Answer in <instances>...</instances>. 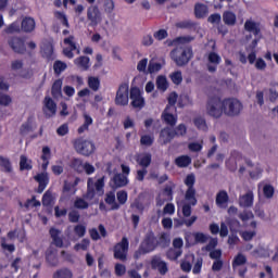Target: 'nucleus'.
Here are the masks:
<instances>
[{
    "label": "nucleus",
    "mask_w": 278,
    "mask_h": 278,
    "mask_svg": "<svg viewBox=\"0 0 278 278\" xmlns=\"http://www.w3.org/2000/svg\"><path fill=\"white\" fill-rule=\"evenodd\" d=\"M51 94L53 99H61L62 97V79H56L51 89Z\"/></svg>",
    "instance_id": "f704fd0d"
},
{
    "label": "nucleus",
    "mask_w": 278,
    "mask_h": 278,
    "mask_svg": "<svg viewBox=\"0 0 278 278\" xmlns=\"http://www.w3.org/2000/svg\"><path fill=\"white\" fill-rule=\"evenodd\" d=\"M244 264H247V256H244L242 253H239L232 261V268L236 270L238 266H244Z\"/></svg>",
    "instance_id": "ea45409f"
},
{
    "label": "nucleus",
    "mask_w": 278,
    "mask_h": 278,
    "mask_svg": "<svg viewBox=\"0 0 278 278\" xmlns=\"http://www.w3.org/2000/svg\"><path fill=\"white\" fill-rule=\"evenodd\" d=\"M72 143L76 153L84 155L85 157H90V155L97 151L94 142L83 137L74 139Z\"/></svg>",
    "instance_id": "423d86ee"
},
{
    "label": "nucleus",
    "mask_w": 278,
    "mask_h": 278,
    "mask_svg": "<svg viewBox=\"0 0 278 278\" xmlns=\"http://www.w3.org/2000/svg\"><path fill=\"white\" fill-rule=\"evenodd\" d=\"M113 181V188H125L127 184H129V179L125 174L118 173L115 174L112 178Z\"/></svg>",
    "instance_id": "412c9836"
},
{
    "label": "nucleus",
    "mask_w": 278,
    "mask_h": 278,
    "mask_svg": "<svg viewBox=\"0 0 278 278\" xmlns=\"http://www.w3.org/2000/svg\"><path fill=\"white\" fill-rule=\"evenodd\" d=\"M159 247H162L163 249H166L170 244V238L168 237V233L162 232L157 239Z\"/></svg>",
    "instance_id": "09e8293b"
},
{
    "label": "nucleus",
    "mask_w": 278,
    "mask_h": 278,
    "mask_svg": "<svg viewBox=\"0 0 278 278\" xmlns=\"http://www.w3.org/2000/svg\"><path fill=\"white\" fill-rule=\"evenodd\" d=\"M88 249H90V239L86 238L74 245V251H88Z\"/></svg>",
    "instance_id": "de8ad7c7"
},
{
    "label": "nucleus",
    "mask_w": 278,
    "mask_h": 278,
    "mask_svg": "<svg viewBox=\"0 0 278 278\" xmlns=\"http://www.w3.org/2000/svg\"><path fill=\"white\" fill-rule=\"evenodd\" d=\"M168 110V105L166 106L165 111L162 114V118L166 125L169 127H175L177 125V116L173 115L172 113L166 112Z\"/></svg>",
    "instance_id": "2f4dec72"
},
{
    "label": "nucleus",
    "mask_w": 278,
    "mask_h": 278,
    "mask_svg": "<svg viewBox=\"0 0 278 278\" xmlns=\"http://www.w3.org/2000/svg\"><path fill=\"white\" fill-rule=\"evenodd\" d=\"M194 240H195L197 243L205 244V242H207V237L203 232H195L194 233Z\"/></svg>",
    "instance_id": "69168bd1"
},
{
    "label": "nucleus",
    "mask_w": 278,
    "mask_h": 278,
    "mask_svg": "<svg viewBox=\"0 0 278 278\" xmlns=\"http://www.w3.org/2000/svg\"><path fill=\"white\" fill-rule=\"evenodd\" d=\"M242 102L236 98H227L220 101V98L213 97L206 104L207 114L213 118H220L223 112L226 116H238L242 112Z\"/></svg>",
    "instance_id": "f257e3e1"
},
{
    "label": "nucleus",
    "mask_w": 278,
    "mask_h": 278,
    "mask_svg": "<svg viewBox=\"0 0 278 278\" xmlns=\"http://www.w3.org/2000/svg\"><path fill=\"white\" fill-rule=\"evenodd\" d=\"M116 197L119 205H125V203H127V191L125 190L118 191L116 193Z\"/></svg>",
    "instance_id": "e2e57ef3"
},
{
    "label": "nucleus",
    "mask_w": 278,
    "mask_h": 278,
    "mask_svg": "<svg viewBox=\"0 0 278 278\" xmlns=\"http://www.w3.org/2000/svg\"><path fill=\"white\" fill-rule=\"evenodd\" d=\"M53 205V193L51 191H46L42 195V206L43 207H51Z\"/></svg>",
    "instance_id": "a18cd8bd"
},
{
    "label": "nucleus",
    "mask_w": 278,
    "mask_h": 278,
    "mask_svg": "<svg viewBox=\"0 0 278 278\" xmlns=\"http://www.w3.org/2000/svg\"><path fill=\"white\" fill-rule=\"evenodd\" d=\"M129 253V239L123 237L119 242L113 247V257L114 260H119V262H127V254Z\"/></svg>",
    "instance_id": "0eeeda50"
},
{
    "label": "nucleus",
    "mask_w": 278,
    "mask_h": 278,
    "mask_svg": "<svg viewBox=\"0 0 278 278\" xmlns=\"http://www.w3.org/2000/svg\"><path fill=\"white\" fill-rule=\"evenodd\" d=\"M175 164L178 168H188L192 164V159L189 155H180L175 159Z\"/></svg>",
    "instance_id": "c756f323"
},
{
    "label": "nucleus",
    "mask_w": 278,
    "mask_h": 278,
    "mask_svg": "<svg viewBox=\"0 0 278 278\" xmlns=\"http://www.w3.org/2000/svg\"><path fill=\"white\" fill-rule=\"evenodd\" d=\"M66 68H68V65H66V63L63 61L58 60L53 64V71L55 75H62Z\"/></svg>",
    "instance_id": "a19ab883"
},
{
    "label": "nucleus",
    "mask_w": 278,
    "mask_h": 278,
    "mask_svg": "<svg viewBox=\"0 0 278 278\" xmlns=\"http://www.w3.org/2000/svg\"><path fill=\"white\" fill-rule=\"evenodd\" d=\"M47 110H48V112H50L51 116H54L55 112H58V104L49 96H47L43 100V112H45V114H47Z\"/></svg>",
    "instance_id": "aec40b11"
},
{
    "label": "nucleus",
    "mask_w": 278,
    "mask_h": 278,
    "mask_svg": "<svg viewBox=\"0 0 278 278\" xmlns=\"http://www.w3.org/2000/svg\"><path fill=\"white\" fill-rule=\"evenodd\" d=\"M34 179L35 181H37V184H39L37 188L38 194H42L45 190H47V186H49V173H39L36 176H34Z\"/></svg>",
    "instance_id": "ddd939ff"
},
{
    "label": "nucleus",
    "mask_w": 278,
    "mask_h": 278,
    "mask_svg": "<svg viewBox=\"0 0 278 278\" xmlns=\"http://www.w3.org/2000/svg\"><path fill=\"white\" fill-rule=\"evenodd\" d=\"M255 236H257V232H255V230H252V231L245 230L241 232V238L242 240H244V242H251V240H253Z\"/></svg>",
    "instance_id": "13d9d810"
},
{
    "label": "nucleus",
    "mask_w": 278,
    "mask_h": 278,
    "mask_svg": "<svg viewBox=\"0 0 278 278\" xmlns=\"http://www.w3.org/2000/svg\"><path fill=\"white\" fill-rule=\"evenodd\" d=\"M34 121L33 117H28L27 122L22 124L21 128H20V134L22 136H24V134H29V131H31V122Z\"/></svg>",
    "instance_id": "603ef678"
},
{
    "label": "nucleus",
    "mask_w": 278,
    "mask_h": 278,
    "mask_svg": "<svg viewBox=\"0 0 278 278\" xmlns=\"http://www.w3.org/2000/svg\"><path fill=\"white\" fill-rule=\"evenodd\" d=\"M74 233L78 238H84V236H86V226H84L83 224L76 225L74 227Z\"/></svg>",
    "instance_id": "052dcab7"
},
{
    "label": "nucleus",
    "mask_w": 278,
    "mask_h": 278,
    "mask_svg": "<svg viewBox=\"0 0 278 278\" xmlns=\"http://www.w3.org/2000/svg\"><path fill=\"white\" fill-rule=\"evenodd\" d=\"M88 86L93 92H97L101 87V80L98 77L90 76L88 78Z\"/></svg>",
    "instance_id": "c03bdc74"
},
{
    "label": "nucleus",
    "mask_w": 278,
    "mask_h": 278,
    "mask_svg": "<svg viewBox=\"0 0 278 278\" xmlns=\"http://www.w3.org/2000/svg\"><path fill=\"white\" fill-rule=\"evenodd\" d=\"M210 10L207 9V5L203 3H197L194 5V15L195 18H205L207 16V13Z\"/></svg>",
    "instance_id": "cd10ccee"
},
{
    "label": "nucleus",
    "mask_w": 278,
    "mask_h": 278,
    "mask_svg": "<svg viewBox=\"0 0 278 278\" xmlns=\"http://www.w3.org/2000/svg\"><path fill=\"white\" fill-rule=\"evenodd\" d=\"M49 233L54 247H56L58 249H62L64 247V239L60 237L62 235V231L55 227H51Z\"/></svg>",
    "instance_id": "f3484780"
},
{
    "label": "nucleus",
    "mask_w": 278,
    "mask_h": 278,
    "mask_svg": "<svg viewBox=\"0 0 278 278\" xmlns=\"http://www.w3.org/2000/svg\"><path fill=\"white\" fill-rule=\"evenodd\" d=\"M194 22L192 21H182L176 24V26L179 29H192V27H194Z\"/></svg>",
    "instance_id": "680f3d73"
},
{
    "label": "nucleus",
    "mask_w": 278,
    "mask_h": 278,
    "mask_svg": "<svg viewBox=\"0 0 278 278\" xmlns=\"http://www.w3.org/2000/svg\"><path fill=\"white\" fill-rule=\"evenodd\" d=\"M153 142H155V137H153V135H142L140 137L141 147H153Z\"/></svg>",
    "instance_id": "79ce46f5"
},
{
    "label": "nucleus",
    "mask_w": 278,
    "mask_h": 278,
    "mask_svg": "<svg viewBox=\"0 0 278 278\" xmlns=\"http://www.w3.org/2000/svg\"><path fill=\"white\" fill-rule=\"evenodd\" d=\"M52 278H73V270L68 267H62L53 274Z\"/></svg>",
    "instance_id": "c9c22d12"
},
{
    "label": "nucleus",
    "mask_w": 278,
    "mask_h": 278,
    "mask_svg": "<svg viewBox=\"0 0 278 278\" xmlns=\"http://www.w3.org/2000/svg\"><path fill=\"white\" fill-rule=\"evenodd\" d=\"M254 195L253 191H248L239 198L240 207H253Z\"/></svg>",
    "instance_id": "4be33fe9"
},
{
    "label": "nucleus",
    "mask_w": 278,
    "mask_h": 278,
    "mask_svg": "<svg viewBox=\"0 0 278 278\" xmlns=\"http://www.w3.org/2000/svg\"><path fill=\"white\" fill-rule=\"evenodd\" d=\"M68 125L65 123L63 125H61L58 129H56V134L58 136H66L68 135Z\"/></svg>",
    "instance_id": "774afa93"
},
{
    "label": "nucleus",
    "mask_w": 278,
    "mask_h": 278,
    "mask_svg": "<svg viewBox=\"0 0 278 278\" xmlns=\"http://www.w3.org/2000/svg\"><path fill=\"white\" fill-rule=\"evenodd\" d=\"M184 184L187 186V190L185 192V201L187 202H182L181 212L185 218H190V216H192V207L199 203L197 200V189L194 188V184H197V176H194V174L187 175Z\"/></svg>",
    "instance_id": "f03ea898"
},
{
    "label": "nucleus",
    "mask_w": 278,
    "mask_h": 278,
    "mask_svg": "<svg viewBox=\"0 0 278 278\" xmlns=\"http://www.w3.org/2000/svg\"><path fill=\"white\" fill-rule=\"evenodd\" d=\"M115 105H129V84L123 83L119 85L116 96H115Z\"/></svg>",
    "instance_id": "1a4fd4ad"
},
{
    "label": "nucleus",
    "mask_w": 278,
    "mask_h": 278,
    "mask_svg": "<svg viewBox=\"0 0 278 278\" xmlns=\"http://www.w3.org/2000/svg\"><path fill=\"white\" fill-rule=\"evenodd\" d=\"M74 207L76 210H88L89 204L86 200H84V198H76L74 202Z\"/></svg>",
    "instance_id": "5fc2aeb1"
},
{
    "label": "nucleus",
    "mask_w": 278,
    "mask_h": 278,
    "mask_svg": "<svg viewBox=\"0 0 278 278\" xmlns=\"http://www.w3.org/2000/svg\"><path fill=\"white\" fill-rule=\"evenodd\" d=\"M41 55L48 62H53V60H55L53 43H50V42L45 43L41 48Z\"/></svg>",
    "instance_id": "a211bd4d"
},
{
    "label": "nucleus",
    "mask_w": 278,
    "mask_h": 278,
    "mask_svg": "<svg viewBox=\"0 0 278 278\" xmlns=\"http://www.w3.org/2000/svg\"><path fill=\"white\" fill-rule=\"evenodd\" d=\"M153 36L155 40H165V38H168V31L166 29H159Z\"/></svg>",
    "instance_id": "0e129e2a"
},
{
    "label": "nucleus",
    "mask_w": 278,
    "mask_h": 278,
    "mask_svg": "<svg viewBox=\"0 0 278 278\" xmlns=\"http://www.w3.org/2000/svg\"><path fill=\"white\" fill-rule=\"evenodd\" d=\"M84 124L77 129L78 134H84L85 131H89L90 125L94 123V119H92V116H90L88 113L83 114Z\"/></svg>",
    "instance_id": "bb28decb"
},
{
    "label": "nucleus",
    "mask_w": 278,
    "mask_h": 278,
    "mask_svg": "<svg viewBox=\"0 0 278 278\" xmlns=\"http://www.w3.org/2000/svg\"><path fill=\"white\" fill-rule=\"evenodd\" d=\"M136 162L138 165L141 166V168L147 169L151 166L152 155L151 153L137 154Z\"/></svg>",
    "instance_id": "6ab92c4d"
},
{
    "label": "nucleus",
    "mask_w": 278,
    "mask_h": 278,
    "mask_svg": "<svg viewBox=\"0 0 278 278\" xmlns=\"http://www.w3.org/2000/svg\"><path fill=\"white\" fill-rule=\"evenodd\" d=\"M173 84H175V86H179L181 84V81H184V76L181 75V71H176L174 73H172L169 75Z\"/></svg>",
    "instance_id": "864d4df0"
},
{
    "label": "nucleus",
    "mask_w": 278,
    "mask_h": 278,
    "mask_svg": "<svg viewBox=\"0 0 278 278\" xmlns=\"http://www.w3.org/2000/svg\"><path fill=\"white\" fill-rule=\"evenodd\" d=\"M74 64L80 71H88L90 68V58L86 55L78 56L74 60Z\"/></svg>",
    "instance_id": "b1692460"
},
{
    "label": "nucleus",
    "mask_w": 278,
    "mask_h": 278,
    "mask_svg": "<svg viewBox=\"0 0 278 278\" xmlns=\"http://www.w3.org/2000/svg\"><path fill=\"white\" fill-rule=\"evenodd\" d=\"M104 201L108 205H111V210L121 208V204L116 203V194L114 193V191L108 192Z\"/></svg>",
    "instance_id": "7c9ffc66"
},
{
    "label": "nucleus",
    "mask_w": 278,
    "mask_h": 278,
    "mask_svg": "<svg viewBox=\"0 0 278 278\" xmlns=\"http://www.w3.org/2000/svg\"><path fill=\"white\" fill-rule=\"evenodd\" d=\"M105 194V176H102L94 180V178H88L86 199L92 201L96 197H103Z\"/></svg>",
    "instance_id": "20e7f679"
},
{
    "label": "nucleus",
    "mask_w": 278,
    "mask_h": 278,
    "mask_svg": "<svg viewBox=\"0 0 278 278\" xmlns=\"http://www.w3.org/2000/svg\"><path fill=\"white\" fill-rule=\"evenodd\" d=\"M9 47L14 51V53H18V55H25L27 53V47L25 46V39L21 37H11L8 40Z\"/></svg>",
    "instance_id": "9b49d317"
},
{
    "label": "nucleus",
    "mask_w": 278,
    "mask_h": 278,
    "mask_svg": "<svg viewBox=\"0 0 278 278\" xmlns=\"http://www.w3.org/2000/svg\"><path fill=\"white\" fill-rule=\"evenodd\" d=\"M130 105L135 110H142L144 108V97H142V91H140V88L138 87H131L130 88Z\"/></svg>",
    "instance_id": "9d476101"
},
{
    "label": "nucleus",
    "mask_w": 278,
    "mask_h": 278,
    "mask_svg": "<svg viewBox=\"0 0 278 278\" xmlns=\"http://www.w3.org/2000/svg\"><path fill=\"white\" fill-rule=\"evenodd\" d=\"M182 253H184L182 250H177V249L170 248L166 252V257H167V260H170V262H176V260H179V257H181Z\"/></svg>",
    "instance_id": "4c0bfd02"
},
{
    "label": "nucleus",
    "mask_w": 278,
    "mask_h": 278,
    "mask_svg": "<svg viewBox=\"0 0 278 278\" xmlns=\"http://www.w3.org/2000/svg\"><path fill=\"white\" fill-rule=\"evenodd\" d=\"M207 60L211 63L207 65L208 73H216V71L218 68V64H220V62H223V59L220 58V55H218V53L210 52Z\"/></svg>",
    "instance_id": "dca6fc26"
},
{
    "label": "nucleus",
    "mask_w": 278,
    "mask_h": 278,
    "mask_svg": "<svg viewBox=\"0 0 278 278\" xmlns=\"http://www.w3.org/2000/svg\"><path fill=\"white\" fill-rule=\"evenodd\" d=\"M161 136H163V138L166 136V141L170 142V140H173L177 136V132L175 131V129L165 128L161 131Z\"/></svg>",
    "instance_id": "8fccbe9b"
},
{
    "label": "nucleus",
    "mask_w": 278,
    "mask_h": 278,
    "mask_svg": "<svg viewBox=\"0 0 278 278\" xmlns=\"http://www.w3.org/2000/svg\"><path fill=\"white\" fill-rule=\"evenodd\" d=\"M244 29L245 31H249L255 36V39L252 40L250 45V48L253 51L257 47L260 40H262V28H260V24L255 23L254 21L247 20L244 23Z\"/></svg>",
    "instance_id": "6e6552de"
},
{
    "label": "nucleus",
    "mask_w": 278,
    "mask_h": 278,
    "mask_svg": "<svg viewBox=\"0 0 278 278\" xmlns=\"http://www.w3.org/2000/svg\"><path fill=\"white\" fill-rule=\"evenodd\" d=\"M40 207V201L36 200V195H33L31 199L26 200L24 207L29 210V207Z\"/></svg>",
    "instance_id": "4d7b16f0"
},
{
    "label": "nucleus",
    "mask_w": 278,
    "mask_h": 278,
    "mask_svg": "<svg viewBox=\"0 0 278 278\" xmlns=\"http://www.w3.org/2000/svg\"><path fill=\"white\" fill-rule=\"evenodd\" d=\"M263 194L265 199H273L275 197V187L273 185H264Z\"/></svg>",
    "instance_id": "3c124183"
},
{
    "label": "nucleus",
    "mask_w": 278,
    "mask_h": 278,
    "mask_svg": "<svg viewBox=\"0 0 278 278\" xmlns=\"http://www.w3.org/2000/svg\"><path fill=\"white\" fill-rule=\"evenodd\" d=\"M84 166L85 163L81 159L74 157L70 162V168H72V170H74L75 173H78V175H81V173H84Z\"/></svg>",
    "instance_id": "a878e982"
},
{
    "label": "nucleus",
    "mask_w": 278,
    "mask_h": 278,
    "mask_svg": "<svg viewBox=\"0 0 278 278\" xmlns=\"http://www.w3.org/2000/svg\"><path fill=\"white\" fill-rule=\"evenodd\" d=\"M162 71V64L161 63H155V62H150L148 65V73L150 75H153V73H160Z\"/></svg>",
    "instance_id": "6e6d98bb"
},
{
    "label": "nucleus",
    "mask_w": 278,
    "mask_h": 278,
    "mask_svg": "<svg viewBox=\"0 0 278 278\" xmlns=\"http://www.w3.org/2000/svg\"><path fill=\"white\" fill-rule=\"evenodd\" d=\"M215 203L217 207H225L229 203V194L225 190H220L216 194Z\"/></svg>",
    "instance_id": "393cba45"
},
{
    "label": "nucleus",
    "mask_w": 278,
    "mask_h": 278,
    "mask_svg": "<svg viewBox=\"0 0 278 278\" xmlns=\"http://www.w3.org/2000/svg\"><path fill=\"white\" fill-rule=\"evenodd\" d=\"M75 36H70L63 40L64 45H68L70 48L63 49V54L65 58H68V60H73L75 58V53L73 51L77 50V43H75Z\"/></svg>",
    "instance_id": "4468645a"
},
{
    "label": "nucleus",
    "mask_w": 278,
    "mask_h": 278,
    "mask_svg": "<svg viewBox=\"0 0 278 278\" xmlns=\"http://www.w3.org/2000/svg\"><path fill=\"white\" fill-rule=\"evenodd\" d=\"M156 88L162 92H166V90H168V80L166 79V76H159L156 78Z\"/></svg>",
    "instance_id": "58836bf2"
},
{
    "label": "nucleus",
    "mask_w": 278,
    "mask_h": 278,
    "mask_svg": "<svg viewBox=\"0 0 278 278\" xmlns=\"http://www.w3.org/2000/svg\"><path fill=\"white\" fill-rule=\"evenodd\" d=\"M160 247V242H157V237L153 230H149L141 241L139 248L134 253V260H140L142 255H147L149 253H153L155 249Z\"/></svg>",
    "instance_id": "7ed1b4c3"
},
{
    "label": "nucleus",
    "mask_w": 278,
    "mask_h": 278,
    "mask_svg": "<svg viewBox=\"0 0 278 278\" xmlns=\"http://www.w3.org/2000/svg\"><path fill=\"white\" fill-rule=\"evenodd\" d=\"M87 18L90 27H97L101 23V11L98 5H90L87 9Z\"/></svg>",
    "instance_id": "f8f14e48"
},
{
    "label": "nucleus",
    "mask_w": 278,
    "mask_h": 278,
    "mask_svg": "<svg viewBox=\"0 0 278 278\" xmlns=\"http://www.w3.org/2000/svg\"><path fill=\"white\" fill-rule=\"evenodd\" d=\"M223 21L225 23V25H228V27H233V25H236V13L231 12V11H225L223 13Z\"/></svg>",
    "instance_id": "72a5a7b5"
},
{
    "label": "nucleus",
    "mask_w": 278,
    "mask_h": 278,
    "mask_svg": "<svg viewBox=\"0 0 278 278\" xmlns=\"http://www.w3.org/2000/svg\"><path fill=\"white\" fill-rule=\"evenodd\" d=\"M193 124L197 127V129H200L201 131H207V122L203 117H195L193 119Z\"/></svg>",
    "instance_id": "49530a36"
},
{
    "label": "nucleus",
    "mask_w": 278,
    "mask_h": 278,
    "mask_svg": "<svg viewBox=\"0 0 278 278\" xmlns=\"http://www.w3.org/2000/svg\"><path fill=\"white\" fill-rule=\"evenodd\" d=\"M198 218L199 217L197 215H192L188 219H176V227H184V225H186V227H192L194 223H197Z\"/></svg>",
    "instance_id": "e433bc0d"
},
{
    "label": "nucleus",
    "mask_w": 278,
    "mask_h": 278,
    "mask_svg": "<svg viewBox=\"0 0 278 278\" xmlns=\"http://www.w3.org/2000/svg\"><path fill=\"white\" fill-rule=\"evenodd\" d=\"M5 34H21V31H23L21 29V23L18 22H13L11 23L5 29H4Z\"/></svg>",
    "instance_id": "37998d69"
},
{
    "label": "nucleus",
    "mask_w": 278,
    "mask_h": 278,
    "mask_svg": "<svg viewBox=\"0 0 278 278\" xmlns=\"http://www.w3.org/2000/svg\"><path fill=\"white\" fill-rule=\"evenodd\" d=\"M34 168V161L28 159L25 154L20 156V170H31Z\"/></svg>",
    "instance_id": "c85d7f7f"
},
{
    "label": "nucleus",
    "mask_w": 278,
    "mask_h": 278,
    "mask_svg": "<svg viewBox=\"0 0 278 278\" xmlns=\"http://www.w3.org/2000/svg\"><path fill=\"white\" fill-rule=\"evenodd\" d=\"M21 30L23 34H31L36 30V20L31 16H24L21 22Z\"/></svg>",
    "instance_id": "2eb2a0df"
},
{
    "label": "nucleus",
    "mask_w": 278,
    "mask_h": 278,
    "mask_svg": "<svg viewBox=\"0 0 278 278\" xmlns=\"http://www.w3.org/2000/svg\"><path fill=\"white\" fill-rule=\"evenodd\" d=\"M172 60L175 62L176 66H186L190 60H192L194 53L192 52V47L176 48L170 52Z\"/></svg>",
    "instance_id": "39448f33"
},
{
    "label": "nucleus",
    "mask_w": 278,
    "mask_h": 278,
    "mask_svg": "<svg viewBox=\"0 0 278 278\" xmlns=\"http://www.w3.org/2000/svg\"><path fill=\"white\" fill-rule=\"evenodd\" d=\"M254 253L256 257H270V250L265 248H257L256 250H254Z\"/></svg>",
    "instance_id": "bf43d9fd"
},
{
    "label": "nucleus",
    "mask_w": 278,
    "mask_h": 278,
    "mask_svg": "<svg viewBox=\"0 0 278 278\" xmlns=\"http://www.w3.org/2000/svg\"><path fill=\"white\" fill-rule=\"evenodd\" d=\"M175 187V185L172 186H165V188L163 189V197H165V199H161L157 198L156 199V205H159L161 207V205H163L164 203H166V201H173V188Z\"/></svg>",
    "instance_id": "5701e85b"
},
{
    "label": "nucleus",
    "mask_w": 278,
    "mask_h": 278,
    "mask_svg": "<svg viewBox=\"0 0 278 278\" xmlns=\"http://www.w3.org/2000/svg\"><path fill=\"white\" fill-rule=\"evenodd\" d=\"M79 218H80L79 212L71 211L68 213V220H70V223H79Z\"/></svg>",
    "instance_id": "338daca9"
},
{
    "label": "nucleus",
    "mask_w": 278,
    "mask_h": 278,
    "mask_svg": "<svg viewBox=\"0 0 278 278\" xmlns=\"http://www.w3.org/2000/svg\"><path fill=\"white\" fill-rule=\"evenodd\" d=\"M0 168L2 173H12V170H14L12 167V161L3 155H0Z\"/></svg>",
    "instance_id": "473e14b6"
}]
</instances>
